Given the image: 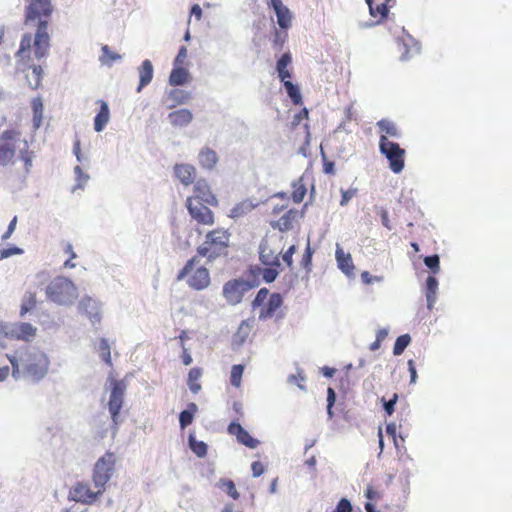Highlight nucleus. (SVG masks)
<instances>
[{"label":"nucleus","mask_w":512,"mask_h":512,"mask_svg":"<svg viewBox=\"0 0 512 512\" xmlns=\"http://www.w3.org/2000/svg\"><path fill=\"white\" fill-rule=\"evenodd\" d=\"M0 331L8 339L30 341L35 335L37 329L27 322L9 323L0 321Z\"/></svg>","instance_id":"obj_4"},{"label":"nucleus","mask_w":512,"mask_h":512,"mask_svg":"<svg viewBox=\"0 0 512 512\" xmlns=\"http://www.w3.org/2000/svg\"><path fill=\"white\" fill-rule=\"evenodd\" d=\"M31 106L33 111V125L36 129H38L41 126L43 118V102L40 98H36L33 99Z\"/></svg>","instance_id":"obj_37"},{"label":"nucleus","mask_w":512,"mask_h":512,"mask_svg":"<svg viewBox=\"0 0 512 512\" xmlns=\"http://www.w3.org/2000/svg\"><path fill=\"white\" fill-rule=\"evenodd\" d=\"M14 130H5L0 136V166L10 164L15 157L17 143H22Z\"/></svg>","instance_id":"obj_6"},{"label":"nucleus","mask_w":512,"mask_h":512,"mask_svg":"<svg viewBox=\"0 0 512 512\" xmlns=\"http://www.w3.org/2000/svg\"><path fill=\"white\" fill-rule=\"evenodd\" d=\"M32 46V35L30 33H26L22 36L20 41L19 49L16 53V56H23L26 53H29Z\"/></svg>","instance_id":"obj_47"},{"label":"nucleus","mask_w":512,"mask_h":512,"mask_svg":"<svg viewBox=\"0 0 512 512\" xmlns=\"http://www.w3.org/2000/svg\"><path fill=\"white\" fill-rule=\"evenodd\" d=\"M250 326L246 321H242L238 330L235 334L236 337L240 339V342H244L249 335Z\"/></svg>","instance_id":"obj_60"},{"label":"nucleus","mask_w":512,"mask_h":512,"mask_svg":"<svg viewBox=\"0 0 512 512\" xmlns=\"http://www.w3.org/2000/svg\"><path fill=\"white\" fill-rule=\"evenodd\" d=\"M202 376V369L199 367H193L188 373V387L193 393H198L201 390V385L197 382Z\"/></svg>","instance_id":"obj_34"},{"label":"nucleus","mask_w":512,"mask_h":512,"mask_svg":"<svg viewBox=\"0 0 512 512\" xmlns=\"http://www.w3.org/2000/svg\"><path fill=\"white\" fill-rule=\"evenodd\" d=\"M191 80L190 72L182 66H173L169 75V84L174 87L183 86Z\"/></svg>","instance_id":"obj_23"},{"label":"nucleus","mask_w":512,"mask_h":512,"mask_svg":"<svg viewBox=\"0 0 512 512\" xmlns=\"http://www.w3.org/2000/svg\"><path fill=\"white\" fill-rule=\"evenodd\" d=\"M36 305V296L35 294L29 293L26 295L21 304L20 315L24 316L26 313L30 312Z\"/></svg>","instance_id":"obj_46"},{"label":"nucleus","mask_w":512,"mask_h":512,"mask_svg":"<svg viewBox=\"0 0 512 512\" xmlns=\"http://www.w3.org/2000/svg\"><path fill=\"white\" fill-rule=\"evenodd\" d=\"M76 291L74 283L63 276L54 278L46 287L47 297L59 305L72 304L77 297Z\"/></svg>","instance_id":"obj_2"},{"label":"nucleus","mask_w":512,"mask_h":512,"mask_svg":"<svg viewBox=\"0 0 512 512\" xmlns=\"http://www.w3.org/2000/svg\"><path fill=\"white\" fill-rule=\"evenodd\" d=\"M196 202L206 203L211 206H217L218 200L211 192L210 186L205 179H199L194 184Z\"/></svg>","instance_id":"obj_15"},{"label":"nucleus","mask_w":512,"mask_h":512,"mask_svg":"<svg viewBox=\"0 0 512 512\" xmlns=\"http://www.w3.org/2000/svg\"><path fill=\"white\" fill-rule=\"evenodd\" d=\"M12 366V377L15 380L40 382L48 373L49 359L47 355L33 346L19 349L14 355H7Z\"/></svg>","instance_id":"obj_1"},{"label":"nucleus","mask_w":512,"mask_h":512,"mask_svg":"<svg viewBox=\"0 0 512 512\" xmlns=\"http://www.w3.org/2000/svg\"><path fill=\"white\" fill-rule=\"evenodd\" d=\"M100 109L94 117V130L102 132L110 119V110L107 102L100 100Z\"/></svg>","instance_id":"obj_25"},{"label":"nucleus","mask_w":512,"mask_h":512,"mask_svg":"<svg viewBox=\"0 0 512 512\" xmlns=\"http://www.w3.org/2000/svg\"><path fill=\"white\" fill-rule=\"evenodd\" d=\"M174 174L183 185L188 186L194 182L196 169L191 164H176Z\"/></svg>","instance_id":"obj_18"},{"label":"nucleus","mask_w":512,"mask_h":512,"mask_svg":"<svg viewBox=\"0 0 512 512\" xmlns=\"http://www.w3.org/2000/svg\"><path fill=\"white\" fill-rule=\"evenodd\" d=\"M22 144H23V147H18L19 153H20V158L22 159V161L25 164L26 171L29 172L30 167L32 166V156H31L32 152L28 153L29 146H28V143L26 140H23Z\"/></svg>","instance_id":"obj_45"},{"label":"nucleus","mask_w":512,"mask_h":512,"mask_svg":"<svg viewBox=\"0 0 512 512\" xmlns=\"http://www.w3.org/2000/svg\"><path fill=\"white\" fill-rule=\"evenodd\" d=\"M379 150L388 160L392 172L398 174L404 169L405 150L398 143L390 141L385 135H381Z\"/></svg>","instance_id":"obj_3"},{"label":"nucleus","mask_w":512,"mask_h":512,"mask_svg":"<svg viewBox=\"0 0 512 512\" xmlns=\"http://www.w3.org/2000/svg\"><path fill=\"white\" fill-rule=\"evenodd\" d=\"M218 486L234 500L239 498L240 495L236 489L235 483L231 479L221 478L218 482Z\"/></svg>","instance_id":"obj_40"},{"label":"nucleus","mask_w":512,"mask_h":512,"mask_svg":"<svg viewBox=\"0 0 512 512\" xmlns=\"http://www.w3.org/2000/svg\"><path fill=\"white\" fill-rule=\"evenodd\" d=\"M198 160L202 168L212 170L218 162V156L213 149L204 147L198 154Z\"/></svg>","instance_id":"obj_26"},{"label":"nucleus","mask_w":512,"mask_h":512,"mask_svg":"<svg viewBox=\"0 0 512 512\" xmlns=\"http://www.w3.org/2000/svg\"><path fill=\"white\" fill-rule=\"evenodd\" d=\"M74 173L75 175L77 176V180L79 181L77 186H75L73 188V192L77 189V188H80L82 189L84 187V183H86L89 179V175L84 173L82 168L80 166H75L74 168Z\"/></svg>","instance_id":"obj_56"},{"label":"nucleus","mask_w":512,"mask_h":512,"mask_svg":"<svg viewBox=\"0 0 512 512\" xmlns=\"http://www.w3.org/2000/svg\"><path fill=\"white\" fill-rule=\"evenodd\" d=\"M410 343L411 336L409 334H402L398 336L394 343L393 354L395 356H400L405 351V349L410 345Z\"/></svg>","instance_id":"obj_38"},{"label":"nucleus","mask_w":512,"mask_h":512,"mask_svg":"<svg viewBox=\"0 0 512 512\" xmlns=\"http://www.w3.org/2000/svg\"><path fill=\"white\" fill-rule=\"evenodd\" d=\"M123 396L110 395L108 402V410L111 415L112 422L115 426L119 424L120 411L123 406Z\"/></svg>","instance_id":"obj_28"},{"label":"nucleus","mask_w":512,"mask_h":512,"mask_svg":"<svg viewBox=\"0 0 512 512\" xmlns=\"http://www.w3.org/2000/svg\"><path fill=\"white\" fill-rule=\"evenodd\" d=\"M23 253V249L15 245L8 248H3L0 250V260L9 258L13 255H21Z\"/></svg>","instance_id":"obj_54"},{"label":"nucleus","mask_w":512,"mask_h":512,"mask_svg":"<svg viewBox=\"0 0 512 512\" xmlns=\"http://www.w3.org/2000/svg\"><path fill=\"white\" fill-rule=\"evenodd\" d=\"M127 389L126 382L124 380H112L111 381V391L110 395L114 396H123Z\"/></svg>","instance_id":"obj_50"},{"label":"nucleus","mask_w":512,"mask_h":512,"mask_svg":"<svg viewBox=\"0 0 512 512\" xmlns=\"http://www.w3.org/2000/svg\"><path fill=\"white\" fill-rule=\"evenodd\" d=\"M123 396L110 395L108 402V410L111 415L112 422L115 426L119 424L120 411L123 406Z\"/></svg>","instance_id":"obj_29"},{"label":"nucleus","mask_w":512,"mask_h":512,"mask_svg":"<svg viewBox=\"0 0 512 512\" xmlns=\"http://www.w3.org/2000/svg\"><path fill=\"white\" fill-rule=\"evenodd\" d=\"M227 430L231 435H234L236 437L237 441L240 444L250 449H255L260 443L259 440L252 437L250 433L245 428H243L239 422H231L228 425Z\"/></svg>","instance_id":"obj_13"},{"label":"nucleus","mask_w":512,"mask_h":512,"mask_svg":"<svg viewBox=\"0 0 512 512\" xmlns=\"http://www.w3.org/2000/svg\"><path fill=\"white\" fill-rule=\"evenodd\" d=\"M269 6L273 9L277 17V23L280 29L287 30L291 26L293 18L290 9L283 4L282 0H270Z\"/></svg>","instance_id":"obj_14"},{"label":"nucleus","mask_w":512,"mask_h":512,"mask_svg":"<svg viewBox=\"0 0 512 512\" xmlns=\"http://www.w3.org/2000/svg\"><path fill=\"white\" fill-rule=\"evenodd\" d=\"M78 309L81 313H84L86 316H88L93 325L100 322V307L95 299L89 296L83 297L79 302Z\"/></svg>","instance_id":"obj_16"},{"label":"nucleus","mask_w":512,"mask_h":512,"mask_svg":"<svg viewBox=\"0 0 512 512\" xmlns=\"http://www.w3.org/2000/svg\"><path fill=\"white\" fill-rule=\"evenodd\" d=\"M138 73L139 84L137 86V92H141V90L149 85L153 79L154 68L152 62L149 59L142 61L140 67L138 68Z\"/></svg>","instance_id":"obj_19"},{"label":"nucleus","mask_w":512,"mask_h":512,"mask_svg":"<svg viewBox=\"0 0 512 512\" xmlns=\"http://www.w3.org/2000/svg\"><path fill=\"white\" fill-rule=\"evenodd\" d=\"M425 266L433 273L436 274L440 271V257L438 254L425 256L423 259Z\"/></svg>","instance_id":"obj_41"},{"label":"nucleus","mask_w":512,"mask_h":512,"mask_svg":"<svg viewBox=\"0 0 512 512\" xmlns=\"http://www.w3.org/2000/svg\"><path fill=\"white\" fill-rule=\"evenodd\" d=\"M292 62V56L289 52L283 53L276 62V70L287 69V66Z\"/></svg>","instance_id":"obj_61"},{"label":"nucleus","mask_w":512,"mask_h":512,"mask_svg":"<svg viewBox=\"0 0 512 512\" xmlns=\"http://www.w3.org/2000/svg\"><path fill=\"white\" fill-rule=\"evenodd\" d=\"M296 252V246L291 245L283 254L282 260L288 266L291 267L293 264V255Z\"/></svg>","instance_id":"obj_64"},{"label":"nucleus","mask_w":512,"mask_h":512,"mask_svg":"<svg viewBox=\"0 0 512 512\" xmlns=\"http://www.w3.org/2000/svg\"><path fill=\"white\" fill-rule=\"evenodd\" d=\"M188 446L199 458H203L207 454L208 445L204 441L197 440L193 433H190L188 436Z\"/></svg>","instance_id":"obj_32"},{"label":"nucleus","mask_w":512,"mask_h":512,"mask_svg":"<svg viewBox=\"0 0 512 512\" xmlns=\"http://www.w3.org/2000/svg\"><path fill=\"white\" fill-rule=\"evenodd\" d=\"M268 295H269V290L265 287L261 288L257 292L255 298L252 301V308L256 309L258 307H261L264 304L265 300L267 299Z\"/></svg>","instance_id":"obj_53"},{"label":"nucleus","mask_w":512,"mask_h":512,"mask_svg":"<svg viewBox=\"0 0 512 512\" xmlns=\"http://www.w3.org/2000/svg\"><path fill=\"white\" fill-rule=\"evenodd\" d=\"M197 262L196 257L191 258L186 262L184 267L178 272L177 279H184L194 268L195 263Z\"/></svg>","instance_id":"obj_58"},{"label":"nucleus","mask_w":512,"mask_h":512,"mask_svg":"<svg viewBox=\"0 0 512 512\" xmlns=\"http://www.w3.org/2000/svg\"><path fill=\"white\" fill-rule=\"evenodd\" d=\"M314 250L310 246V240L308 239L304 254L302 256L301 260V266L306 269L308 272L311 270L312 266V256H313Z\"/></svg>","instance_id":"obj_49"},{"label":"nucleus","mask_w":512,"mask_h":512,"mask_svg":"<svg viewBox=\"0 0 512 512\" xmlns=\"http://www.w3.org/2000/svg\"><path fill=\"white\" fill-rule=\"evenodd\" d=\"M427 308L431 310L436 303V293L438 289V280L435 276L429 275L425 282Z\"/></svg>","instance_id":"obj_27"},{"label":"nucleus","mask_w":512,"mask_h":512,"mask_svg":"<svg viewBox=\"0 0 512 512\" xmlns=\"http://www.w3.org/2000/svg\"><path fill=\"white\" fill-rule=\"evenodd\" d=\"M32 71L26 75V80L31 89H37L40 86L43 69L40 65H32Z\"/></svg>","instance_id":"obj_35"},{"label":"nucleus","mask_w":512,"mask_h":512,"mask_svg":"<svg viewBox=\"0 0 512 512\" xmlns=\"http://www.w3.org/2000/svg\"><path fill=\"white\" fill-rule=\"evenodd\" d=\"M340 205L346 206L351 198L357 193V188H350L348 190L341 189Z\"/></svg>","instance_id":"obj_62"},{"label":"nucleus","mask_w":512,"mask_h":512,"mask_svg":"<svg viewBox=\"0 0 512 512\" xmlns=\"http://www.w3.org/2000/svg\"><path fill=\"white\" fill-rule=\"evenodd\" d=\"M99 352L101 359L111 365V354H110V345L105 338H101L99 341Z\"/></svg>","instance_id":"obj_48"},{"label":"nucleus","mask_w":512,"mask_h":512,"mask_svg":"<svg viewBox=\"0 0 512 512\" xmlns=\"http://www.w3.org/2000/svg\"><path fill=\"white\" fill-rule=\"evenodd\" d=\"M34 36V55L38 60L45 58L50 47V36L47 32L48 20H39Z\"/></svg>","instance_id":"obj_8"},{"label":"nucleus","mask_w":512,"mask_h":512,"mask_svg":"<svg viewBox=\"0 0 512 512\" xmlns=\"http://www.w3.org/2000/svg\"><path fill=\"white\" fill-rule=\"evenodd\" d=\"M101 50L103 53L101 61L103 64H105L107 66H111L113 61H116V60H119L122 58V56L120 54L111 51L108 45H104Z\"/></svg>","instance_id":"obj_43"},{"label":"nucleus","mask_w":512,"mask_h":512,"mask_svg":"<svg viewBox=\"0 0 512 512\" xmlns=\"http://www.w3.org/2000/svg\"><path fill=\"white\" fill-rule=\"evenodd\" d=\"M102 493V488H99L97 492H94L90 489V487L87 484L77 483L70 490L69 498L77 502H82L84 504H92L98 499V497Z\"/></svg>","instance_id":"obj_12"},{"label":"nucleus","mask_w":512,"mask_h":512,"mask_svg":"<svg viewBox=\"0 0 512 512\" xmlns=\"http://www.w3.org/2000/svg\"><path fill=\"white\" fill-rule=\"evenodd\" d=\"M244 366L241 364L233 365L230 374V383L234 387H239L241 384Z\"/></svg>","instance_id":"obj_42"},{"label":"nucleus","mask_w":512,"mask_h":512,"mask_svg":"<svg viewBox=\"0 0 512 512\" xmlns=\"http://www.w3.org/2000/svg\"><path fill=\"white\" fill-rule=\"evenodd\" d=\"M283 86L293 104L298 105L302 103V95L298 85L292 83L291 81H284Z\"/></svg>","instance_id":"obj_36"},{"label":"nucleus","mask_w":512,"mask_h":512,"mask_svg":"<svg viewBox=\"0 0 512 512\" xmlns=\"http://www.w3.org/2000/svg\"><path fill=\"white\" fill-rule=\"evenodd\" d=\"M197 411L198 406L194 402H191L187 405L186 409L179 413V425L182 430L193 422Z\"/></svg>","instance_id":"obj_30"},{"label":"nucleus","mask_w":512,"mask_h":512,"mask_svg":"<svg viewBox=\"0 0 512 512\" xmlns=\"http://www.w3.org/2000/svg\"><path fill=\"white\" fill-rule=\"evenodd\" d=\"M210 283L209 271L205 267L198 268L188 279L190 287L196 290H203Z\"/></svg>","instance_id":"obj_20"},{"label":"nucleus","mask_w":512,"mask_h":512,"mask_svg":"<svg viewBox=\"0 0 512 512\" xmlns=\"http://www.w3.org/2000/svg\"><path fill=\"white\" fill-rule=\"evenodd\" d=\"M398 401V394L394 393L393 396L386 400L384 397L381 398L382 406L385 411V413L389 416H391L395 411V405Z\"/></svg>","instance_id":"obj_51"},{"label":"nucleus","mask_w":512,"mask_h":512,"mask_svg":"<svg viewBox=\"0 0 512 512\" xmlns=\"http://www.w3.org/2000/svg\"><path fill=\"white\" fill-rule=\"evenodd\" d=\"M191 98V92L182 90V89H172L168 93V99L173 103L168 106V108H173L176 105H181L187 103Z\"/></svg>","instance_id":"obj_31"},{"label":"nucleus","mask_w":512,"mask_h":512,"mask_svg":"<svg viewBox=\"0 0 512 512\" xmlns=\"http://www.w3.org/2000/svg\"><path fill=\"white\" fill-rule=\"evenodd\" d=\"M186 207L190 216L200 224L211 225L214 223L213 212L201 202L194 204L192 198L186 201Z\"/></svg>","instance_id":"obj_11"},{"label":"nucleus","mask_w":512,"mask_h":512,"mask_svg":"<svg viewBox=\"0 0 512 512\" xmlns=\"http://www.w3.org/2000/svg\"><path fill=\"white\" fill-rule=\"evenodd\" d=\"M377 126L382 132H385L386 134L395 137L400 138L401 134L395 124L387 119H382L377 122Z\"/></svg>","instance_id":"obj_39"},{"label":"nucleus","mask_w":512,"mask_h":512,"mask_svg":"<svg viewBox=\"0 0 512 512\" xmlns=\"http://www.w3.org/2000/svg\"><path fill=\"white\" fill-rule=\"evenodd\" d=\"M53 12L51 0H31L25 10V24L30 25L34 21L48 20Z\"/></svg>","instance_id":"obj_7"},{"label":"nucleus","mask_w":512,"mask_h":512,"mask_svg":"<svg viewBox=\"0 0 512 512\" xmlns=\"http://www.w3.org/2000/svg\"><path fill=\"white\" fill-rule=\"evenodd\" d=\"M352 504L347 498H341L332 512H351Z\"/></svg>","instance_id":"obj_63"},{"label":"nucleus","mask_w":512,"mask_h":512,"mask_svg":"<svg viewBox=\"0 0 512 512\" xmlns=\"http://www.w3.org/2000/svg\"><path fill=\"white\" fill-rule=\"evenodd\" d=\"M335 257L338 268L348 277L353 274L354 264L349 253H345L343 248L337 245Z\"/></svg>","instance_id":"obj_21"},{"label":"nucleus","mask_w":512,"mask_h":512,"mask_svg":"<svg viewBox=\"0 0 512 512\" xmlns=\"http://www.w3.org/2000/svg\"><path fill=\"white\" fill-rule=\"evenodd\" d=\"M246 293L243 278L229 280L223 285L222 295L230 305L241 303Z\"/></svg>","instance_id":"obj_9"},{"label":"nucleus","mask_w":512,"mask_h":512,"mask_svg":"<svg viewBox=\"0 0 512 512\" xmlns=\"http://www.w3.org/2000/svg\"><path fill=\"white\" fill-rule=\"evenodd\" d=\"M259 260L267 267H280L279 256L269 247L267 241H261L259 245Z\"/></svg>","instance_id":"obj_17"},{"label":"nucleus","mask_w":512,"mask_h":512,"mask_svg":"<svg viewBox=\"0 0 512 512\" xmlns=\"http://www.w3.org/2000/svg\"><path fill=\"white\" fill-rule=\"evenodd\" d=\"M283 304V297L280 293H272L268 299L267 306L277 311Z\"/></svg>","instance_id":"obj_57"},{"label":"nucleus","mask_w":512,"mask_h":512,"mask_svg":"<svg viewBox=\"0 0 512 512\" xmlns=\"http://www.w3.org/2000/svg\"><path fill=\"white\" fill-rule=\"evenodd\" d=\"M168 120L174 127H187L193 120V114L188 109H179L169 113Z\"/></svg>","instance_id":"obj_22"},{"label":"nucleus","mask_w":512,"mask_h":512,"mask_svg":"<svg viewBox=\"0 0 512 512\" xmlns=\"http://www.w3.org/2000/svg\"><path fill=\"white\" fill-rule=\"evenodd\" d=\"M229 237L230 234L227 231L217 229L207 233L206 235V244H209L212 250V257H219L221 255H226V249L229 246Z\"/></svg>","instance_id":"obj_10"},{"label":"nucleus","mask_w":512,"mask_h":512,"mask_svg":"<svg viewBox=\"0 0 512 512\" xmlns=\"http://www.w3.org/2000/svg\"><path fill=\"white\" fill-rule=\"evenodd\" d=\"M320 154L323 161V172L328 175L335 174V163L333 161L328 160L326 153L323 151L322 148Z\"/></svg>","instance_id":"obj_55"},{"label":"nucleus","mask_w":512,"mask_h":512,"mask_svg":"<svg viewBox=\"0 0 512 512\" xmlns=\"http://www.w3.org/2000/svg\"><path fill=\"white\" fill-rule=\"evenodd\" d=\"M212 250L213 248L209 245V244H206V241L200 245L198 248H197V253L202 256V257H207L208 261L209 262H212L213 260H215L217 257H212Z\"/></svg>","instance_id":"obj_59"},{"label":"nucleus","mask_w":512,"mask_h":512,"mask_svg":"<svg viewBox=\"0 0 512 512\" xmlns=\"http://www.w3.org/2000/svg\"><path fill=\"white\" fill-rule=\"evenodd\" d=\"M301 181L302 179L300 178L298 181H294L292 183V186L295 188L292 193V199L295 203H301L307 193L305 185L300 184L299 186H297L298 183H300Z\"/></svg>","instance_id":"obj_44"},{"label":"nucleus","mask_w":512,"mask_h":512,"mask_svg":"<svg viewBox=\"0 0 512 512\" xmlns=\"http://www.w3.org/2000/svg\"><path fill=\"white\" fill-rule=\"evenodd\" d=\"M257 203H253L251 200L247 199L238 204H236L230 211L229 216L231 218H239L249 212H251L255 207H257Z\"/></svg>","instance_id":"obj_33"},{"label":"nucleus","mask_w":512,"mask_h":512,"mask_svg":"<svg viewBox=\"0 0 512 512\" xmlns=\"http://www.w3.org/2000/svg\"><path fill=\"white\" fill-rule=\"evenodd\" d=\"M278 268L279 267H267V268H265L262 271V274H261L264 282H266V283L274 282L277 279L278 275H279Z\"/></svg>","instance_id":"obj_52"},{"label":"nucleus","mask_w":512,"mask_h":512,"mask_svg":"<svg viewBox=\"0 0 512 512\" xmlns=\"http://www.w3.org/2000/svg\"><path fill=\"white\" fill-rule=\"evenodd\" d=\"M115 465V457L113 453H105L99 458L94 466L93 481L97 488H103L111 479Z\"/></svg>","instance_id":"obj_5"},{"label":"nucleus","mask_w":512,"mask_h":512,"mask_svg":"<svg viewBox=\"0 0 512 512\" xmlns=\"http://www.w3.org/2000/svg\"><path fill=\"white\" fill-rule=\"evenodd\" d=\"M299 211L297 209L288 210L280 219L271 222L273 229L281 232H287L292 229V222L298 217Z\"/></svg>","instance_id":"obj_24"}]
</instances>
